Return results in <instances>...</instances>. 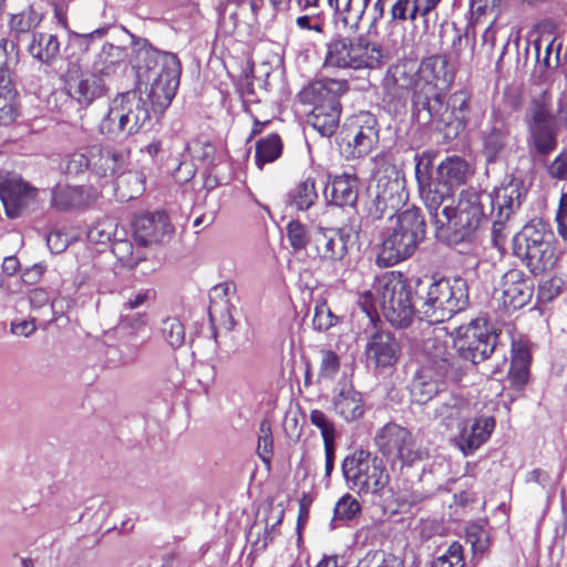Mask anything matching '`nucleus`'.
Returning a JSON list of instances; mask_svg holds the SVG:
<instances>
[{
    "instance_id": "31",
    "label": "nucleus",
    "mask_w": 567,
    "mask_h": 567,
    "mask_svg": "<svg viewBox=\"0 0 567 567\" xmlns=\"http://www.w3.org/2000/svg\"><path fill=\"white\" fill-rule=\"evenodd\" d=\"M336 412L346 421H353L362 416L363 405L361 394L351 385L343 384L333 398Z\"/></svg>"
},
{
    "instance_id": "58",
    "label": "nucleus",
    "mask_w": 567,
    "mask_h": 567,
    "mask_svg": "<svg viewBox=\"0 0 567 567\" xmlns=\"http://www.w3.org/2000/svg\"><path fill=\"white\" fill-rule=\"evenodd\" d=\"M70 241V236L61 229H54L47 236L48 247L54 254L64 251L68 248Z\"/></svg>"
},
{
    "instance_id": "44",
    "label": "nucleus",
    "mask_w": 567,
    "mask_h": 567,
    "mask_svg": "<svg viewBox=\"0 0 567 567\" xmlns=\"http://www.w3.org/2000/svg\"><path fill=\"white\" fill-rule=\"evenodd\" d=\"M161 336L165 342L173 349L181 348L185 341V328L182 321L176 317H168L161 323Z\"/></svg>"
},
{
    "instance_id": "36",
    "label": "nucleus",
    "mask_w": 567,
    "mask_h": 567,
    "mask_svg": "<svg viewBox=\"0 0 567 567\" xmlns=\"http://www.w3.org/2000/svg\"><path fill=\"white\" fill-rule=\"evenodd\" d=\"M145 175L138 171H128L116 177L115 194L122 202L138 197L145 190Z\"/></svg>"
},
{
    "instance_id": "49",
    "label": "nucleus",
    "mask_w": 567,
    "mask_h": 567,
    "mask_svg": "<svg viewBox=\"0 0 567 567\" xmlns=\"http://www.w3.org/2000/svg\"><path fill=\"white\" fill-rule=\"evenodd\" d=\"M287 237L295 251L305 249L310 241L307 227L299 220H290L288 223Z\"/></svg>"
},
{
    "instance_id": "7",
    "label": "nucleus",
    "mask_w": 567,
    "mask_h": 567,
    "mask_svg": "<svg viewBox=\"0 0 567 567\" xmlns=\"http://www.w3.org/2000/svg\"><path fill=\"white\" fill-rule=\"evenodd\" d=\"M487 214L484 193L468 188L461 192L456 206L445 205L434 215V225L450 241L457 244L470 239Z\"/></svg>"
},
{
    "instance_id": "10",
    "label": "nucleus",
    "mask_w": 567,
    "mask_h": 567,
    "mask_svg": "<svg viewBox=\"0 0 567 567\" xmlns=\"http://www.w3.org/2000/svg\"><path fill=\"white\" fill-rule=\"evenodd\" d=\"M514 250L535 275L550 270L557 261L554 234L540 220L523 227L514 238Z\"/></svg>"
},
{
    "instance_id": "4",
    "label": "nucleus",
    "mask_w": 567,
    "mask_h": 567,
    "mask_svg": "<svg viewBox=\"0 0 567 567\" xmlns=\"http://www.w3.org/2000/svg\"><path fill=\"white\" fill-rule=\"evenodd\" d=\"M144 55L145 64L137 69L138 87L145 84L152 112L163 114L179 84V61L176 55L166 52L146 51Z\"/></svg>"
},
{
    "instance_id": "12",
    "label": "nucleus",
    "mask_w": 567,
    "mask_h": 567,
    "mask_svg": "<svg viewBox=\"0 0 567 567\" xmlns=\"http://www.w3.org/2000/svg\"><path fill=\"white\" fill-rule=\"evenodd\" d=\"M496 334L485 320L475 319L456 329L454 346L464 360L477 364L486 360L494 351Z\"/></svg>"
},
{
    "instance_id": "29",
    "label": "nucleus",
    "mask_w": 567,
    "mask_h": 567,
    "mask_svg": "<svg viewBox=\"0 0 567 567\" xmlns=\"http://www.w3.org/2000/svg\"><path fill=\"white\" fill-rule=\"evenodd\" d=\"M473 173L472 166L464 158L450 156L437 166V181L453 188L465 184Z\"/></svg>"
},
{
    "instance_id": "42",
    "label": "nucleus",
    "mask_w": 567,
    "mask_h": 567,
    "mask_svg": "<svg viewBox=\"0 0 567 567\" xmlns=\"http://www.w3.org/2000/svg\"><path fill=\"white\" fill-rule=\"evenodd\" d=\"M19 116L18 93L9 83L0 84V125H9Z\"/></svg>"
},
{
    "instance_id": "40",
    "label": "nucleus",
    "mask_w": 567,
    "mask_h": 567,
    "mask_svg": "<svg viewBox=\"0 0 567 567\" xmlns=\"http://www.w3.org/2000/svg\"><path fill=\"white\" fill-rule=\"evenodd\" d=\"M84 203L81 187L59 184L52 190V206L56 209L66 210Z\"/></svg>"
},
{
    "instance_id": "61",
    "label": "nucleus",
    "mask_w": 567,
    "mask_h": 567,
    "mask_svg": "<svg viewBox=\"0 0 567 567\" xmlns=\"http://www.w3.org/2000/svg\"><path fill=\"white\" fill-rule=\"evenodd\" d=\"M385 1L386 0H371L370 4H368L364 17L368 20L370 27L375 25L377 22L383 18Z\"/></svg>"
},
{
    "instance_id": "38",
    "label": "nucleus",
    "mask_w": 567,
    "mask_h": 567,
    "mask_svg": "<svg viewBox=\"0 0 567 567\" xmlns=\"http://www.w3.org/2000/svg\"><path fill=\"white\" fill-rule=\"evenodd\" d=\"M60 51L58 38L49 33H37L29 45L30 54L43 62L49 63L56 58Z\"/></svg>"
},
{
    "instance_id": "48",
    "label": "nucleus",
    "mask_w": 567,
    "mask_h": 567,
    "mask_svg": "<svg viewBox=\"0 0 567 567\" xmlns=\"http://www.w3.org/2000/svg\"><path fill=\"white\" fill-rule=\"evenodd\" d=\"M339 318L331 311L324 300L317 301L312 319L313 328L318 331H326L336 326Z\"/></svg>"
},
{
    "instance_id": "13",
    "label": "nucleus",
    "mask_w": 567,
    "mask_h": 567,
    "mask_svg": "<svg viewBox=\"0 0 567 567\" xmlns=\"http://www.w3.org/2000/svg\"><path fill=\"white\" fill-rule=\"evenodd\" d=\"M37 197L38 189L21 176L0 171V199L8 217L21 216L27 208L35 203Z\"/></svg>"
},
{
    "instance_id": "24",
    "label": "nucleus",
    "mask_w": 567,
    "mask_h": 567,
    "mask_svg": "<svg viewBox=\"0 0 567 567\" xmlns=\"http://www.w3.org/2000/svg\"><path fill=\"white\" fill-rule=\"evenodd\" d=\"M364 352L369 363L375 368H388L398 361L401 347L391 332L378 330L369 337Z\"/></svg>"
},
{
    "instance_id": "2",
    "label": "nucleus",
    "mask_w": 567,
    "mask_h": 567,
    "mask_svg": "<svg viewBox=\"0 0 567 567\" xmlns=\"http://www.w3.org/2000/svg\"><path fill=\"white\" fill-rule=\"evenodd\" d=\"M422 354V365L410 390L412 400L417 404H425L440 395L444 388V379L455 377L449 337L442 328L434 330L433 336L424 339Z\"/></svg>"
},
{
    "instance_id": "52",
    "label": "nucleus",
    "mask_w": 567,
    "mask_h": 567,
    "mask_svg": "<svg viewBox=\"0 0 567 567\" xmlns=\"http://www.w3.org/2000/svg\"><path fill=\"white\" fill-rule=\"evenodd\" d=\"M361 511L360 503L350 494L343 495L334 506V518L350 520Z\"/></svg>"
},
{
    "instance_id": "17",
    "label": "nucleus",
    "mask_w": 567,
    "mask_h": 567,
    "mask_svg": "<svg viewBox=\"0 0 567 567\" xmlns=\"http://www.w3.org/2000/svg\"><path fill=\"white\" fill-rule=\"evenodd\" d=\"M379 143L378 121L370 112L354 115L348 128V145L352 157L368 155Z\"/></svg>"
},
{
    "instance_id": "39",
    "label": "nucleus",
    "mask_w": 567,
    "mask_h": 567,
    "mask_svg": "<svg viewBox=\"0 0 567 567\" xmlns=\"http://www.w3.org/2000/svg\"><path fill=\"white\" fill-rule=\"evenodd\" d=\"M317 198L315 179L307 177L289 193L288 204L297 210H307L316 203Z\"/></svg>"
},
{
    "instance_id": "34",
    "label": "nucleus",
    "mask_w": 567,
    "mask_h": 567,
    "mask_svg": "<svg viewBox=\"0 0 567 567\" xmlns=\"http://www.w3.org/2000/svg\"><path fill=\"white\" fill-rule=\"evenodd\" d=\"M359 182L355 175L341 174L331 182V200L337 206H353L358 199Z\"/></svg>"
},
{
    "instance_id": "18",
    "label": "nucleus",
    "mask_w": 567,
    "mask_h": 567,
    "mask_svg": "<svg viewBox=\"0 0 567 567\" xmlns=\"http://www.w3.org/2000/svg\"><path fill=\"white\" fill-rule=\"evenodd\" d=\"M415 164V177L419 183L420 194L427 208L431 220L434 224V215L441 213V206L445 200L450 199L452 195V188L447 185L441 184L436 179V183L429 182V166L430 159L424 156H416Z\"/></svg>"
},
{
    "instance_id": "5",
    "label": "nucleus",
    "mask_w": 567,
    "mask_h": 567,
    "mask_svg": "<svg viewBox=\"0 0 567 567\" xmlns=\"http://www.w3.org/2000/svg\"><path fill=\"white\" fill-rule=\"evenodd\" d=\"M524 122L528 147L537 154L547 155L557 147L559 126H567V102L559 101L554 112L550 93L542 91L530 99Z\"/></svg>"
},
{
    "instance_id": "8",
    "label": "nucleus",
    "mask_w": 567,
    "mask_h": 567,
    "mask_svg": "<svg viewBox=\"0 0 567 567\" xmlns=\"http://www.w3.org/2000/svg\"><path fill=\"white\" fill-rule=\"evenodd\" d=\"M419 311L430 323H440L464 310L468 303V287L461 277L443 278L427 286L419 284Z\"/></svg>"
},
{
    "instance_id": "32",
    "label": "nucleus",
    "mask_w": 567,
    "mask_h": 567,
    "mask_svg": "<svg viewBox=\"0 0 567 567\" xmlns=\"http://www.w3.org/2000/svg\"><path fill=\"white\" fill-rule=\"evenodd\" d=\"M371 0H329L334 8L338 20L349 30H357L364 18Z\"/></svg>"
},
{
    "instance_id": "59",
    "label": "nucleus",
    "mask_w": 567,
    "mask_h": 567,
    "mask_svg": "<svg viewBox=\"0 0 567 567\" xmlns=\"http://www.w3.org/2000/svg\"><path fill=\"white\" fill-rule=\"evenodd\" d=\"M7 47H8V41L1 34L0 35V84L10 82L9 69H10V64L13 59L11 56H9Z\"/></svg>"
},
{
    "instance_id": "50",
    "label": "nucleus",
    "mask_w": 567,
    "mask_h": 567,
    "mask_svg": "<svg viewBox=\"0 0 567 567\" xmlns=\"http://www.w3.org/2000/svg\"><path fill=\"white\" fill-rule=\"evenodd\" d=\"M40 22V17L31 9L12 14L9 25L16 33H25L34 29Z\"/></svg>"
},
{
    "instance_id": "43",
    "label": "nucleus",
    "mask_w": 567,
    "mask_h": 567,
    "mask_svg": "<svg viewBox=\"0 0 567 567\" xmlns=\"http://www.w3.org/2000/svg\"><path fill=\"white\" fill-rule=\"evenodd\" d=\"M282 152V143L278 135H269L256 145V164L261 168L267 163L275 162Z\"/></svg>"
},
{
    "instance_id": "53",
    "label": "nucleus",
    "mask_w": 567,
    "mask_h": 567,
    "mask_svg": "<svg viewBox=\"0 0 567 567\" xmlns=\"http://www.w3.org/2000/svg\"><path fill=\"white\" fill-rule=\"evenodd\" d=\"M309 420L312 425L320 430L323 443L334 441V425L322 411L312 410L310 412Z\"/></svg>"
},
{
    "instance_id": "35",
    "label": "nucleus",
    "mask_w": 567,
    "mask_h": 567,
    "mask_svg": "<svg viewBox=\"0 0 567 567\" xmlns=\"http://www.w3.org/2000/svg\"><path fill=\"white\" fill-rule=\"evenodd\" d=\"M125 56L124 48L111 43L104 44L91 69L106 80L115 74L117 68L124 62Z\"/></svg>"
},
{
    "instance_id": "33",
    "label": "nucleus",
    "mask_w": 567,
    "mask_h": 567,
    "mask_svg": "<svg viewBox=\"0 0 567 567\" xmlns=\"http://www.w3.org/2000/svg\"><path fill=\"white\" fill-rule=\"evenodd\" d=\"M530 360L528 342L523 338L513 340L509 374L515 383L523 385L527 382Z\"/></svg>"
},
{
    "instance_id": "1",
    "label": "nucleus",
    "mask_w": 567,
    "mask_h": 567,
    "mask_svg": "<svg viewBox=\"0 0 567 567\" xmlns=\"http://www.w3.org/2000/svg\"><path fill=\"white\" fill-rule=\"evenodd\" d=\"M358 303L371 323H374L378 303L384 318L398 328L408 327L415 312L409 284L393 271L379 277L371 290H365L359 296Z\"/></svg>"
},
{
    "instance_id": "9",
    "label": "nucleus",
    "mask_w": 567,
    "mask_h": 567,
    "mask_svg": "<svg viewBox=\"0 0 567 567\" xmlns=\"http://www.w3.org/2000/svg\"><path fill=\"white\" fill-rule=\"evenodd\" d=\"M152 109L138 91L117 94L99 124V132L111 140H124L141 132L151 121Z\"/></svg>"
},
{
    "instance_id": "60",
    "label": "nucleus",
    "mask_w": 567,
    "mask_h": 567,
    "mask_svg": "<svg viewBox=\"0 0 567 567\" xmlns=\"http://www.w3.org/2000/svg\"><path fill=\"white\" fill-rule=\"evenodd\" d=\"M495 0H471L470 14L473 23L480 22L488 12L493 10Z\"/></svg>"
},
{
    "instance_id": "14",
    "label": "nucleus",
    "mask_w": 567,
    "mask_h": 567,
    "mask_svg": "<svg viewBox=\"0 0 567 567\" xmlns=\"http://www.w3.org/2000/svg\"><path fill=\"white\" fill-rule=\"evenodd\" d=\"M375 444L383 455L398 458L403 464L410 465L419 458V453L413 449L411 433L398 424L388 423L380 429L375 435Z\"/></svg>"
},
{
    "instance_id": "56",
    "label": "nucleus",
    "mask_w": 567,
    "mask_h": 567,
    "mask_svg": "<svg viewBox=\"0 0 567 567\" xmlns=\"http://www.w3.org/2000/svg\"><path fill=\"white\" fill-rule=\"evenodd\" d=\"M320 355L319 375L326 379L333 378L340 368L339 357L333 351L326 349L320 351Z\"/></svg>"
},
{
    "instance_id": "37",
    "label": "nucleus",
    "mask_w": 567,
    "mask_h": 567,
    "mask_svg": "<svg viewBox=\"0 0 567 567\" xmlns=\"http://www.w3.org/2000/svg\"><path fill=\"white\" fill-rule=\"evenodd\" d=\"M355 53L357 70L377 69L388 59L386 52L380 44L365 39H358V49Z\"/></svg>"
},
{
    "instance_id": "16",
    "label": "nucleus",
    "mask_w": 567,
    "mask_h": 567,
    "mask_svg": "<svg viewBox=\"0 0 567 567\" xmlns=\"http://www.w3.org/2000/svg\"><path fill=\"white\" fill-rule=\"evenodd\" d=\"M68 95L80 106L87 107L107 92L105 80L92 69L70 72L65 81Z\"/></svg>"
},
{
    "instance_id": "51",
    "label": "nucleus",
    "mask_w": 567,
    "mask_h": 567,
    "mask_svg": "<svg viewBox=\"0 0 567 567\" xmlns=\"http://www.w3.org/2000/svg\"><path fill=\"white\" fill-rule=\"evenodd\" d=\"M450 105L452 111L450 112L452 120L454 118L458 126H464L466 122V115L470 111V97L466 92H455L450 97Z\"/></svg>"
},
{
    "instance_id": "22",
    "label": "nucleus",
    "mask_w": 567,
    "mask_h": 567,
    "mask_svg": "<svg viewBox=\"0 0 567 567\" xmlns=\"http://www.w3.org/2000/svg\"><path fill=\"white\" fill-rule=\"evenodd\" d=\"M453 81V73L449 70L447 60L442 55H433L422 61L415 91L449 90Z\"/></svg>"
},
{
    "instance_id": "46",
    "label": "nucleus",
    "mask_w": 567,
    "mask_h": 567,
    "mask_svg": "<svg viewBox=\"0 0 567 567\" xmlns=\"http://www.w3.org/2000/svg\"><path fill=\"white\" fill-rule=\"evenodd\" d=\"M117 224L112 218L96 221L87 230V239L93 244H107L115 235Z\"/></svg>"
},
{
    "instance_id": "19",
    "label": "nucleus",
    "mask_w": 567,
    "mask_h": 567,
    "mask_svg": "<svg viewBox=\"0 0 567 567\" xmlns=\"http://www.w3.org/2000/svg\"><path fill=\"white\" fill-rule=\"evenodd\" d=\"M352 233L348 228H319L313 236L316 256L321 261H340L348 254Z\"/></svg>"
},
{
    "instance_id": "21",
    "label": "nucleus",
    "mask_w": 567,
    "mask_h": 567,
    "mask_svg": "<svg viewBox=\"0 0 567 567\" xmlns=\"http://www.w3.org/2000/svg\"><path fill=\"white\" fill-rule=\"evenodd\" d=\"M524 196L525 189L518 179L503 184L492 194L484 193L489 214H496L501 219H508L520 207Z\"/></svg>"
},
{
    "instance_id": "11",
    "label": "nucleus",
    "mask_w": 567,
    "mask_h": 567,
    "mask_svg": "<svg viewBox=\"0 0 567 567\" xmlns=\"http://www.w3.org/2000/svg\"><path fill=\"white\" fill-rule=\"evenodd\" d=\"M343 475L360 493L380 494L390 475L382 458L365 451L354 452L343 461Z\"/></svg>"
},
{
    "instance_id": "20",
    "label": "nucleus",
    "mask_w": 567,
    "mask_h": 567,
    "mask_svg": "<svg viewBox=\"0 0 567 567\" xmlns=\"http://www.w3.org/2000/svg\"><path fill=\"white\" fill-rule=\"evenodd\" d=\"M495 419L489 415H481L470 421H462L455 439L456 445L464 455L473 454L487 442L495 429Z\"/></svg>"
},
{
    "instance_id": "23",
    "label": "nucleus",
    "mask_w": 567,
    "mask_h": 567,
    "mask_svg": "<svg viewBox=\"0 0 567 567\" xmlns=\"http://www.w3.org/2000/svg\"><path fill=\"white\" fill-rule=\"evenodd\" d=\"M374 178L375 198L379 205L398 209L408 198L403 179L399 176L394 166L388 165L384 171L378 169Z\"/></svg>"
},
{
    "instance_id": "57",
    "label": "nucleus",
    "mask_w": 567,
    "mask_h": 567,
    "mask_svg": "<svg viewBox=\"0 0 567 567\" xmlns=\"http://www.w3.org/2000/svg\"><path fill=\"white\" fill-rule=\"evenodd\" d=\"M87 167H91V157L89 158L83 153H73L66 156L64 161V168L71 175H76Z\"/></svg>"
},
{
    "instance_id": "30",
    "label": "nucleus",
    "mask_w": 567,
    "mask_h": 567,
    "mask_svg": "<svg viewBox=\"0 0 567 567\" xmlns=\"http://www.w3.org/2000/svg\"><path fill=\"white\" fill-rule=\"evenodd\" d=\"M358 49V39L348 41L347 39L334 40L328 44L324 59V66L349 68L357 70L355 58Z\"/></svg>"
},
{
    "instance_id": "45",
    "label": "nucleus",
    "mask_w": 567,
    "mask_h": 567,
    "mask_svg": "<svg viewBox=\"0 0 567 567\" xmlns=\"http://www.w3.org/2000/svg\"><path fill=\"white\" fill-rule=\"evenodd\" d=\"M508 131L503 127H493L484 138V153L488 161H494L506 145Z\"/></svg>"
},
{
    "instance_id": "26",
    "label": "nucleus",
    "mask_w": 567,
    "mask_h": 567,
    "mask_svg": "<svg viewBox=\"0 0 567 567\" xmlns=\"http://www.w3.org/2000/svg\"><path fill=\"white\" fill-rule=\"evenodd\" d=\"M447 90H433V91H415V104L422 105L423 111L429 115V120L435 122L437 125H451L452 116L449 112V105H445L444 100Z\"/></svg>"
},
{
    "instance_id": "63",
    "label": "nucleus",
    "mask_w": 567,
    "mask_h": 567,
    "mask_svg": "<svg viewBox=\"0 0 567 567\" xmlns=\"http://www.w3.org/2000/svg\"><path fill=\"white\" fill-rule=\"evenodd\" d=\"M550 176L567 179V153L559 154L549 166Z\"/></svg>"
},
{
    "instance_id": "28",
    "label": "nucleus",
    "mask_w": 567,
    "mask_h": 567,
    "mask_svg": "<svg viewBox=\"0 0 567 567\" xmlns=\"http://www.w3.org/2000/svg\"><path fill=\"white\" fill-rule=\"evenodd\" d=\"M127 165V155L112 148L93 147L91 150V168L100 176L111 177Z\"/></svg>"
},
{
    "instance_id": "15",
    "label": "nucleus",
    "mask_w": 567,
    "mask_h": 567,
    "mask_svg": "<svg viewBox=\"0 0 567 567\" xmlns=\"http://www.w3.org/2000/svg\"><path fill=\"white\" fill-rule=\"evenodd\" d=\"M534 291L533 281L519 269H509L494 289L495 298L507 309H520L527 305Z\"/></svg>"
},
{
    "instance_id": "54",
    "label": "nucleus",
    "mask_w": 567,
    "mask_h": 567,
    "mask_svg": "<svg viewBox=\"0 0 567 567\" xmlns=\"http://www.w3.org/2000/svg\"><path fill=\"white\" fill-rule=\"evenodd\" d=\"M416 0H395L391 7V17L394 21L415 20L417 17Z\"/></svg>"
},
{
    "instance_id": "25",
    "label": "nucleus",
    "mask_w": 567,
    "mask_h": 567,
    "mask_svg": "<svg viewBox=\"0 0 567 567\" xmlns=\"http://www.w3.org/2000/svg\"><path fill=\"white\" fill-rule=\"evenodd\" d=\"M172 233L173 227L164 213L144 214L135 218L134 237L142 247L163 241Z\"/></svg>"
},
{
    "instance_id": "62",
    "label": "nucleus",
    "mask_w": 567,
    "mask_h": 567,
    "mask_svg": "<svg viewBox=\"0 0 567 567\" xmlns=\"http://www.w3.org/2000/svg\"><path fill=\"white\" fill-rule=\"evenodd\" d=\"M147 323L145 313H134L122 316L121 324L122 327L132 330L133 332H138L142 330Z\"/></svg>"
},
{
    "instance_id": "47",
    "label": "nucleus",
    "mask_w": 567,
    "mask_h": 567,
    "mask_svg": "<svg viewBox=\"0 0 567 567\" xmlns=\"http://www.w3.org/2000/svg\"><path fill=\"white\" fill-rule=\"evenodd\" d=\"M463 547L460 543H452L447 550L435 558L430 567H464Z\"/></svg>"
},
{
    "instance_id": "27",
    "label": "nucleus",
    "mask_w": 567,
    "mask_h": 567,
    "mask_svg": "<svg viewBox=\"0 0 567 567\" xmlns=\"http://www.w3.org/2000/svg\"><path fill=\"white\" fill-rule=\"evenodd\" d=\"M473 412L470 402L456 394L450 393L441 398L434 409V419L451 425L455 421L466 420Z\"/></svg>"
},
{
    "instance_id": "64",
    "label": "nucleus",
    "mask_w": 567,
    "mask_h": 567,
    "mask_svg": "<svg viewBox=\"0 0 567 567\" xmlns=\"http://www.w3.org/2000/svg\"><path fill=\"white\" fill-rule=\"evenodd\" d=\"M556 219L560 236L567 239V192L561 195Z\"/></svg>"
},
{
    "instance_id": "41",
    "label": "nucleus",
    "mask_w": 567,
    "mask_h": 567,
    "mask_svg": "<svg viewBox=\"0 0 567 567\" xmlns=\"http://www.w3.org/2000/svg\"><path fill=\"white\" fill-rule=\"evenodd\" d=\"M112 252L124 267L130 269L135 268L145 258L144 248L141 245L134 247L128 239L114 240Z\"/></svg>"
},
{
    "instance_id": "55",
    "label": "nucleus",
    "mask_w": 567,
    "mask_h": 567,
    "mask_svg": "<svg viewBox=\"0 0 567 567\" xmlns=\"http://www.w3.org/2000/svg\"><path fill=\"white\" fill-rule=\"evenodd\" d=\"M257 452L260 458L268 463L272 454V436L270 425L264 421L260 424V434L258 439Z\"/></svg>"
},
{
    "instance_id": "3",
    "label": "nucleus",
    "mask_w": 567,
    "mask_h": 567,
    "mask_svg": "<svg viewBox=\"0 0 567 567\" xmlns=\"http://www.w3.org/2000/svg\"><path fill=\"white\" fill-rule=\"evenodd\" d=\"M425 236V221L416 207L406 208L388 218L382 231L377 264L394 266L411 257Z\"/></svg>"
},
{
    "instance_id": "6",
    "label": "nucleus",
    "mask_w": 567,
    "mask_h": 567,
    "mask_svg": "<svg viewBox=\"0 0 567 567\" xmlns=\"http://www.w3.org/2000/svg\"><path fill=\"white\" fill-rule=\"evenodd\" d=\"M349 90L347 80L323 78L305 86L299 99L302 104L312 106L308 123L322 136H331L340 121L339 97Z\"/></svg>"
}]
</instances>
